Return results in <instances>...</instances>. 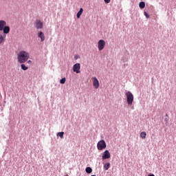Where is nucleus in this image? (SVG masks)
<instances>
[{
  "label": "nucleus",
  "mask_w": 176,
  "mask_h": 176,
  "mask_svg": "<svg viewBox=\"0 0 176 176\" xmlns=\"http://www.w3.org/2000/svg\"><path fill=\"white\" fill-rule=\"evenodd\" d=\"M28 58H30V53L25 51H21L17 56L18 63L20 64H24V63H27L28 61Z\"/></svg>",
  "instance_id": "1"
},
{
  "label": "nucleus",
  "mask_w": 176,
  "mask_h": 176,
  "mask_svg": "<svg viewBox=\"0 0 176 176\" xmlns=\"http://www.w3.org/2000/svg\"><path fill=\"white\" fill-rule=\"evenodd\" d=\"M126 96V102L129 105H133V101H134V96L130 91H128L125 93Z\"/></svg>",
  "instance_id": "2"
},
{
  "label": "nucleus",
  "mask_w": 176,
  "mask_h": 176,
  "mask_svg": "<svg viewBox=\"0 0 176 176\" xmlns=\"http://www.w3.org/2000/svg\"><path fill=\"white\" fill-rule=\"evenodd\" d=\"M97 148L98 151H102V149H105L107 148V143H105L104 140H102L98 142Z\"/></svg>",
  "instance_id": "3"
},
{
  "label": "nucleus",
  "mask_w": 176,
  "mask_h": 176,
  "mask_svg": "<svg viewBox=\"0 0 176 176\" xmlns=\"http://www.w3.org/2000/svg\"><path fill=\"white\" fill-rule=\"evenodd\" d=\"M34 27L36 30H42V28H43V22L41 21V20L36 21Z\"/></svg>",
  "instance_id": "4"
},
{
  "label": "nucleus",
  "mask_w": 176,
  "mask_h": 176,
  "mask_svg": "<svg viewBox=\"0 0 176 176\" xmlns=\"http://www.w3.org/2000/svg\"><path fill=\"white\" fill-rule=\"evenodd\" d=\"M104 47H105V41L104 40H100L98 42V49L101 52V50H103Z\"/></svg>",
  "instance_id": "5"
},
{
  "label": "nucleus",
  "mask_w": 176,
  "mask_h": 176,
  "mask_svg": "<svg viewBox=\"0 0 176 176\" xmlns=\"http://www.w3.org/2000/svg\"><path fill=\"white\" fill-rule=\"evenodd\" d=\"M73 71L76 74H80V63H76L73 66Z\"/></svg>",
  "instance_id": "6"
},
{
  "label": "nucleus",
  "mask_w": 176,
  "mask_h": 176,
  "mask_svg": "<svg viewBox=\"0 0 176 176\" xmlns=\"http://www.w3.org/2000/svg\"><path fill=\"white\" fill-rule=\"evenodd\" d=\"M93 86L95 87V89H98L100 87V82L98 81V79H97L96 77H93Z\"/></svg>",
  "instance_id": "7"
},
{
  "label": "nucleus",
  "mask_w": 176,
  "mask_h": 176,
  "mask_svg": "<svg viewBox=\"0 0 176 176\" xmlns=\"http://www.w3.org/2000/svg\"><path fill=\"white\" fill-rule=\"evenodd\" d=\"M109 157H111V153L108 150H106L102 154V160H105L109 159Z\"/></svg>",
  "instance_id": "8"
},
{
  "label": "nucleus",
  "mask_w": 176,
  "mask_h": 176,
  "mask_svg": "<svg viewBox=\"0 0 176 176\" xmlns=\"http://www.w3.org/2000/svg\"><path fill=\"white\" fill-rule=\"evenodd\" d=\"M2 31L5 34H9L10 32V27L6 25L4 28L2 29Z\"/></svg>",
  "instance_id": "9"
},
{
  "label": "nucleus",
  "mask_w": 176,
  "mask_h": 176,
  "mask_svg": "<svg viewBox=\"0 0 176 176\" xmlns=\"http://www.w3.org/2000/svg\"><path fill=\"white\" fill-rule=\"evenodd\" d=\"M38 36L41 38V42H43V41L45 39V34H43L42 31H39L38 32Z\"/></svg>",
  "instance_id": "10"
},
{
  "label": "nucleus",
  "mask_w": 176,
  "mask_h": 176,
  "mask_svg": "<svg viewBox=\"0 0 176 176\" xmlns=\"http://www.w3.org/2000/svg\"><path fill=\"white\" fill-rule=\"evenodd\" d=\"M6 25V21H5L3 20H1L0 21V31H2V30H3V28H5Z\"/></svg>",
  "instance_id": "11"
},
{
  "label": "nucleus",
  "mask_w": 176,
  "mask_h": 176,
  "mask_svg": "<svg viewBox=\"0 0 176 176\" xmlns=\"http://www.w3.org/2000/svg\"><path fill=\"white\" fill-rule=\"evenodd\" d=\"M82 13H83V8H80L79 12L76 14L77 19H80V16H82Z\"/></svg>",
  "instance_id": "12"
},
{
  "label": "nucleus",
  "mask_w": 176,
  "mask_h": 176,
  "mask_svg": "<svg viewBox=\"0 0 176 176\" xmlns=\"http://www.w3.org/2000/svg\"><path fill=\"white\" fill-rule=\"evenodd\" d=\"M5 38L6 36L2 35V34H0V45H2V43H4L5 41Z\"/></svg>",
  "instance_id": "13"
},
{
  "label": "nucleus",
  "mask_w": 176,
  "mask_h": 176,
  "mask_svg": "<svg viewBox=\"0 0 176 176\" xmlns=\"http://www.w3.org/2000/svg\"><path fill=\"white\" fill-rule=\"evenodd\" d=\"M109 167H111V164L109 162L106 163L104 166H103V168L104 170H109Z\"/></svg>",
  "instance_id": "14"
},
{
  "label": "nucleus",
  "mask_w": 176,
  "mask_h": 176,
  "mask_svg": "<svg viewBox=\"0 0 176 176\" xmlns=\"http://www.w3.org/2000/svg\"><path fill=\"white\" fill-rule=\"evenodd\" d=\"M85 171L87 174H91L93 173V169L91 167H87Z\"/></svg>",
  "instance_id": "15"
},
{
  "label": "nucleus",
  "mask_w": 176,
  "mask_h": 176,
  "mask_svg": "<svg viewBox=\"0 0 176 176\" xmlns=\"http://www.w3.org/2000/svg\"><path fill=\"white\" fill-rule=\"evenodd\" d=\"M140 137L143 139L145 140L146 138V132L143 131L140 133Z\"/></svg>",
  "instance_id": "16"
},
{
  "label": "nucleus",
  "mask_w": 176,
  "mask_h": 176,
  "mask_svg": "<svg viewBox=\"0 0 176 176\" xmlns=\"http://www.w3.org/2000/svg\"><path fill=\"white\" fill-rule=\"evenodd\" d=\"M139 8H140V9H144L145 8V2L142 1L139 3Z\"/></svg>",
  "instance_id": "17"
},
{
  "label": "nucleus",
  "mask_w": 176,
  "mask_h": 176,
  "mask_svg": "<svg viewBox=\"0 0 176 176\" xmlns=\"http://www.w3.org/2000/svg\"><path fill=\"white\" fill-rule=\"evenodd\" d=\"M21 68L23 71H27V69H28V67L25 66V65H24V64L21 65Z\"/></svg>",
  "instance_id": "18"
},
{
  "label": "nucleus",
  "mask_w": 176,
  "mask_h": 176,
  "mask_svg": "<svg viewBox=\"0 0 176 176\" xmlns=\"http://www.w3.org/2000/svg\"><path fill=\"white\" fill-rule=\"evenodd\" d=\"M57 136L60 137V138H64V132H58L57 133Z\"/></svg>",
  "instance_id": "19"
},
{
  "label": "nucleus",
  "mask_w": 176,
  "mask_h": 176,
  "mask_svg": "<svg viewBox=\"0 0 176 176\" xmlns=\"http://www.w3.org/2000/svg\"><path fill=\"white\" fill-rule=\"evenodd\" d=\"M66 80H67V79L65 78L60 79V85H64V83H65Z\"/></svg>",
  "instance_id": "20"
},
{
  "label": "nucleus",
  "mask_w": 176,
  "mask_h": 176,
  "mask_svg": "<svg viewBox=\"0 0 176 176\" xmlns=\"http://www.w3.org/2000/svg\"><path fill=\"white\" fill-rule=\"evenodd\" d=\"M144 16H145L147 19H149V14H148L146 13V12H144Z\"/></svg>",
  "instance_id": "21"
},
{
  "label": "nucleus",
  "mask_w": 176,
  "mask_h": 176,
  "mask_svg": "<svg viewBox=\"0 0 176 176\" xmlns=\"http://www.w3.org/2000/svg\"><path fill=\"white\" fill-rule=\"evenodd\" d=\"M27 64H30V65H31V64H32V61H31V60H29L27 61Z\"/></svg>",
  "instance_id": "22"
},
{
  "label": "nucleus",
  "mask_w": 176,
  "mask_h": 176,
  "mask_svg": "<svg viewBox=\"0 0 176 176\" xmlns=\"http://www.w3.org/2000/svg\"><path fill=\"white\" fill-rule=\"evenodd\" d=\"M104 1L105 2V3H109V2H111V0H104Z\"/></svg>",
  "instance_id": "23"
},
{
  "label": "nucleus",
  "mask_w": 176,
  "mask_h": 176,
  "mask_svg": "<svg viewBox=\"0 0 176 176\" xmlns=\"http://www.w3.org/2000/svg\"><path fill=\"white\" fill-rule=\"evenodd\" d=\"M164 122H166V124H167V123L168 122V118H165L164 119Z\"/></svg>",
  "instance_id": "24"
},
{
  "label": "nucleus",
  "mask_w": 176,
  "mask_h": 176,
  "mask_svg": "<svg viewBox=\"0 0 176 176\" xmlns=\"http://www.w3.org/2000/svg\"><path fill=\"white\" fill-rule=\"evenodd\" d=\"M148 176H155V175H149Z\"/></svg>",
  "instance_id": "25"
}]
</instances>
